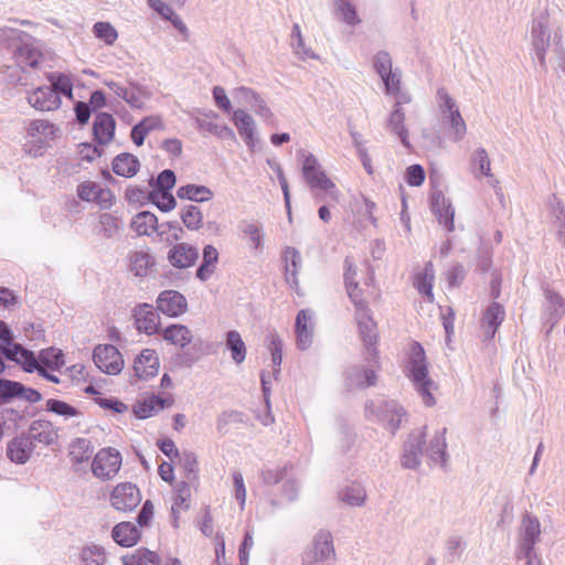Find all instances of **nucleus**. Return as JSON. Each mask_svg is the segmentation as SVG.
I'll return each instance as SVG.
<instances>
[{
    "label": "nucleus",
    "mask_w": 565,
    "mask_h": 565,
    "mask_svg": "<svg viewBox=\"0 0 565 565\" xmlns=\"http://www.w3.org/2000/svg\"><path fill=\"white\" fill-rule=\"evenodd\" d=\"M191 488L188 482L180 481L174 488L173 502L171 505V512L174 518V526L181 511H185L190 507Z\"/></svg>",
    "instance_id": "nucleus-44"
},
{
    "label": "nucleus",
    "mask_w": 565,
    "mask_h": 565,
    "mask_svg": "<svg viewBox=\"0 0 565 565\" xmlns=\"http://www.w3.org/2000/svg\"><path fill=\"white\" fill-rule=\"evenodd\" d=\"M93 34L108 46L114 45L118 39L117 30L109 22L104 21L96 22L93 25Z\"/></svg>",
    "instance_id": "nucleus-56"
},
{
    "label": "nucleus",
    "mask_w": 565,
    "mask_h": 565,
    "mask_svg": "<svg viewBox=\"0 0 565 565\" xmlns=\"http://www.w3.org/2000/svg\"><path fill=\"white\" fill-rule=\"evenodd\" d=\"M31 443L36 447L38 445L49 447L57 443L58 431L54 425L45 419H36L31 423L28 433L25 434Z\"/></svg>",
    "instance_id": "nucleus-18"
},
{
    "label": "nucleus",
    "mask_w": 565,
    "mask_h": 565,
    "mask_svg": "<svg viewBox=\"0 0 565 565\" xmlns=\"http://www.w3.org/2000/svg\"><path fill=\"white\" fill-rule=\"evenodd\" d=\"M150 199L163 212H169L175 206V199L170 191L153 189L150 193Z\"/></svg>",
    "instance_id": "nucleus-60"
},
{
    "label": "nucleus",
    "mask_w": 565,
    "mask_h": 565,
    "mask_svg": "<svg viewBox=\"0 0 565 565\" xmlns=\"http://www.w3.org/2000/svg\"><path fill=\"white\" fill-rule=\"evenodd\" d=\"M116 121L110 114L99 113L94 120L93 130L99 145H108L115 135Z\"/></svg>",
    "instance_id": "nucleus-34"
},
{
    "label": "nucleus",
    "mask_w": 565,
    "mask_h": 565,
    "mask_svg": "<svg viewBox=\"0 0 565 565\" xmlns=\"http://www.w3.org/2000/svg\"><path fill=\"white\" fill-rule=\"evenodd\" d=\"M0 43L9 49L20 67H38L42 53L33 36L19 29L0 28Z\"/></svg>",
    "instance_id": "nucleus-4"
},
{
    "label": "nucleus",
    "mask_w": 565,
    "mask_h": 565,
    "mask_svg": "<svg viewBox=\"0 0 565 565\" xmlns=\"http://www.w3.org/2000/svg\"><path fill=\"white\" fill-rule=\"evenodd\" d=\"M405 119L406 116L403 108H399L398 105H393V109L385 121V128L392 135L396 136L404 147L409 148V134L405 125Z\"/></svg>",
    "instance_id": "nucleus-26"
},
{
    "label": "nucleus",
    "mask_w": 565,
    "mask_h": 565,
    "mask_svg": "<svg viewBox=\"0 0 565 565\" xmlns=\"http://www.w3.org/2000/svg\"><path fill=\"white\" fill-rule=\"evenodd\" d=\"M266 347L271 354V362L275 366L274 373H278L282 362V340L276 330L269 331L266 335Z\"/></svg>",
    "instance_id": "nucleus-52"
},
{
    "label": "nucleus",
    "mask_w": 565,
    "mask_h": 565,
    "mask_svg": "<svg viewBox=\"0 0 565 565\" xmlns=\"http://www.w3.org/2000/svg\"><path fill=\"white\" fill-rule=\"evenodd\" d=\"M544 297V315L554 324L565 313V299L552 289H546Z\"/></svg>",
    "instance_id": "nucleus-38"
},
{
    "label": "nucleus",
    "mask_w": 565,
    "mask_h": 565,
    "mask_svg": "<svg viewBox=\"0 0 565 565\" xmlns=\"http://www.w3.org/2000/svg\"><path fill=\"white\" fill-rule=\"evenodd\" d=\"M376 375L373 365L351 366L345 372V385L349 388H363L375 384Z\"/></svg>",
    "instance_id": "nucleus-27"
},
{
    "label": "nucleus",
    "mask_w": 565,
    "mask_h": 565,
    "mask_svg": "<svg viewBox=\"0 0 565 565\" xmlns=\"http://www.w3.org/2000/svg\"><path fill=\"white\" fill-rule=\"evenodd\" d=\"M241 231L248 238L249 248L254 252L263 250L264 232L263 225L255 221H245L241 224Z\"/></svg>",
    "instance_id": "nucleus-48"
},
{
    "label": "nucleus",
    "mask_w": 565,
    "mask_h": 565,
    "mask_svg": "<svg viewBox=\"0 0 565 565\" xmlns=\"http://www.w3.org/2000/svg\"><path fill=\"white\" fill-rule=\"evenodd\" d=\"M170 405L171 402H169L168 399H164L156 395H150L137 401V403L134 406V413L138 418L146 419L157 415L166 406Z\"/></svg>",
    "instance_id": "nucleus-33"
},
{
    "label": "nucleus",
    "mask_w": 565,
    "mask_h": 565,
    "mask_svg": "<svg viewBox=\"0 0 565 565\" xmlns=\"http://www.w3.org/2000/svg\"><path fill=\"white\" fill-rule=\"evenodd\" d=\"M435 280V271L433 264L428 263L425 267L415 275L414 286L418 292L427 298L428 301H434L433 284Z\"/></svg>",
    "instance_id": "nucleus-43"
},
{
    "label": "nucleus",
    "mask_w": 565,
    "mask_h": 565,
    "mask_svg": "<svg viewBox=\"0 0 565 565\" xmlns=\"http://www.w3.org/2000/svg\"><path fill=\"white\" fill-rule=\"evenodd\" d=\"M26 99L29 105L39 111H52L61 105V98L54 88L50 86L38 87L29 93Z\"/></svg>",
    "instance_id": "nucleus-21"
},
{
    "label": "nucleus",
    "mask_w": 565,
    "mask_h": 565,
    "mask_svg": "<svg viewBox=\"0 0 565 565\" xmlns=\"http://www.w3.org/2000/svg\"><path fill=\"white\" fill-rule=\"evenodd\" d=\"M291 466L285 465L284 467L266 468L262 470L260 478L264 484L274 486L285 481L289 477Z\"/></svg>",
    "instance_id": "nucleus-58"
},
{
    "label": "nucleus",
    "mask_w": 565,
    "mask_h": 565,
    "mask_svg": "<svg viewBox=\"0 0 565 565\" xmlns=\"http://www.w3.org/2000/svg\"><path fill=\"white\" fill-rule=\"evenodd\" d=\"M46 409L49 412H52L61 417H63L65 420L77 417L81 413L77 408L74 406L58 399H49L46 402Z\"/></svg>",
    "instance_id": "nucleus-59"
},
{
    "label": "nucleus",
    "mask_w": 565,
    "mask_h": 565,
    "mask_svg": "<svg viewBox=\"0 0 565 565\" xmlns=\"http://www.w3.org/2000/svg\"><path fill=\"white\" fill-rule=\"evenodd\" d=\"M226 349L231 352V358L236 364H242L246 359L247 348L242 335L236 330H231L225 337Z\"/></svg>",
    "instance_id": "nucleus-47"
},
{
    "label": "nucleus",
    "mask_w": 565,
    "mask_h": 565,
    "mask_svg": "<svg viewBox=\"0 0 565 565\" xmlns=\"http://www.w3.org/2000/svg\"><path fill=\"white\" fill-rule=\"evenodd\" d=\"M79 565H105L107 552L104 546L96 543L84 544L78 551Z\"/></svg>",
    "instance_id": "nucleus-39"
},
{
    "label": "nucleus",
    "mask_w": 565,
    "mask_h": 565,
    "mask_svg": "<svg viewBox=\"0 0 565 565\" xmlns=\"http://www.w3.org/2000/svg\"><path fill=\"white\" fill-rule=\"evenodd\" d=\"M407 371L424 404L426 406H433L435 404L433 392L436 390V384L428 377L425 351L419 343L415 342L411 347Z\"/></svg>",
    "instance_id": "nucleus-5"
},
{
    "label": "nucleus",
    "mask_w": 565,
    "mask_h": 565,
    "mask_svg": "<svg viewBox=\"0 0 565 565\" xmlns=\"http://www.w3.org/2000/svg\"><path fill=\"white\" fill-rule=\"evenodd\" d=\"M135 323L139 331L149 335L159 331L160 317L151 305L141 303L135 308Z\"/></svg>",
    "instance_id": "nucleus-25"
},
{
    "label": "nucleus",
    "mask_w": 565,
    "mask_h": 565,
    "mask_svg": "<svg viewBox=\"0 0 565 565\" xmlns=\"http://www.w3.org/2000/svg\"><path fill=\"white\" fill-rule=\"evenodd\" d=\"M105 85L132 109H146L153 96L150 86L135 81H128L125 85L115 81H105Z\"/></svg>",
    "instance_id": "nucleus-8"
},
{
    "label": "nucleus",
    "mask_w": 565,
    "mask_h": 565,
    "mask_svg": "<svg viewBox=\"0 0 565 565\" xmlns=\"http://www.w3.org/2000/svg\"><path fill=\"white\" fill-rule=\"evenodd\" d=\"M552 226L558 243L565 248V205L557 198L551 202Z\"/></svg>",
    "instance_id": "nucleus-46"
},
{
    "label": "nucleus",
    "mask_w": 565,
    "mask_h": 565,
    "mask_svg": "<svg viewBox=\"0 0 565 565\" xmlns=\"http://www.w3.org/2000/svg\"><path fill=\"white\" fill-rule=\"evenodd\" d=\"M93 455V447L88 439L77 438L70 446V459L74 465L87 462Z\"/></svg>",
    "instance_id": "nucleus-51"
},
{
    "label": "nucleus",
    "mask_w": 565,
    "mask_h": 565,
    "mask_svg": "<svg viewBox=\"0 0 565 565\" xmlns=\"http://www.w3.org/2000/svg\"><path fill=\"white\" fill-rule=\"evenodd\" d=\"M301 163V174L310 191L320 200H329L339 203L341 192L337 184L328 177L319 159L311 152L298 151Z\"/></svg>",
    "instance_id": "nucleus-3"
},
{
    "label": "nucleus",
    "mask_w": 565,
    "mask_h": 565,
    "mask_svg": "<svg viewBox=\"0 0 565 565\" xmlns=\"http://www.w3.org/2000/svg\"><path fill=\"white\" fill-rule=\"evenodd\" d=\"M111 536L117 544L130 547L139 541L140 530L131 522H120L113 529Z\"/></svg>",
    "instance_id": "nucleus-37"
},
{
    "label": "nucleus",
    "mask_w": 565,
    "mask_h": 565,
    "mask_svg": "<svg viewBox=\"0 0 565 565\" xmlns=\"http://www.w3.org/2000/svg\"><path fill=\"white\" fill-rule=\"evenodd\" d=\"M367 494L365 488L359 482H350L338 492V499L352 508H361L365 504Z\"/></svg>",
    "instance_id": "nucleus-36"
},
{
    "label": "nucleus",
    "mask_w": 565,
    "mask_h": 565,
    "mask_svg": "<svg viewBox=\"0 0 565 565\" xmlns=\"http://www.w3.org/2000/svg\"><path fill=\"white\" fill-rule=\"evenodd\" d=\"M338 561L333 535L328 530H319L300 554L301 565H335Z\"/></svg>",
    "instance_id": "nucleus-6"
},
{
    "label": "nucleus",
    "mask_w": 565,
    "mask_h": 565,
    "mask_svg": "<svg viewBox=\"0 0 565 565\" xmlns=\"http://www.w3.org/2000/svg\"><path fill=\"white\" fill-rule=\"evenodd\" d=\"M437 106L452 131V140L461 141L467 134V126L456 100L445 88L437 90Z\"/></svg>",
    "instance_id": "nucleus-9"
},
{
    "label": "nucleus",
    "mask_w": 565,
    "mask_h": 565,
    "mask_svg": "<svg viewBox=\"0 0 565 565\" xmlns=\"http://www.w3.org/2000/svg\"><path fill=\"white\" fill-rule=\"evenodd\" d=\"M446 435V427L431 431L426 426L414 429L405 441L402 466L406 469H416L420 466L423 455H426L433 465L445 468L449 460Z\"/></svg>",
    "instance_id": "nucleus-1"
},
{
    "label": "nucleus",
    "mask_w": 565,
    "mask_h": 565,
    "mask_svg": "<svg viewBox=\"0 0 565 565\" xmlns=\"http://www.w3.org/2000/svg\"><path fill=\"white\" fill-rule=\"evenodd\" d=\"M154 265L156 259L148 250H134L128 255V269L136 277H147Z\"/></svg>",
    "instance_id": "nucleus-31"
},
{
    "label": "nucleus",
    "mask_w": 565,
    "mask_h": 565,
    "mask_svg": "<svg viewBox=\"0 0 565 565\" xmlns=\"http://www.w3.org/2000/svg\"><path fill=\"white\" fill-rule=\"evenodd\" d=\"M366 411L376 416V419L391 434H395L402 423L406 420L405 409L394 401H381L379 404H366Z\"/></svg>",
    "instance_id": "nucleus-10"
},
{
    "label": "nucleus",
    "mask_w": 565,
    "mask_h": 565,
    "mask_svg": "<svg viewBox=\"0 0 565 565\" xmlns=\"http://www.w3.org/2000/svg\"><path fill=\"white\" fill-rule=\"evenodd\" d=\"M431 209L439 224L444 225L448 232H452L455 209L450 201L444 194L436 193L431 199Z\"/></svg>",
    "instance_id": "nucleus-29"
},
{
    "label": "nucleus",
    "mask_w": 565,
    "mask_h": 565,
    "mask_svg": "<svg viewBox=\"0 0 565 565\" xmlns=\"http://www.w3.org/2000/svg\"><path fill=\"white\" fill-rule=\"evenodd\" d=\"M0 352L9 360L20 364L23 369L30 370L35 367L34 353L12 342L11 330L3 321H0Z\"/></svg>",
    "instance_id": "nucleus-11"
},
{
    "label": "nucleus",
    "mask_w": 565,
    "mask_h": 565,
    "mask_svg": "<svg viewBox=\"0 0 565 565\" xmlns=\"http://www.w3.org/2000/svg\"><path fill=\"white\" fill-rule=\"evenodd\" d=\"M217 117V114L214 111H207L204 113L200 117H195V124L196 127L200 130H205L210 134H213L217 138L221 139H235V134L232 128H230L227 125H220L214 121V119Z\"/></svg>",
    "instance_id": "nucleus-30"
},
{
    "label": "nucleus",
    "mask_w": 565,
    "mask_h": 565,
    "mask_svg": "<svg viewBox=\"0 0 565 565\" xmlns=\"http://www.w3.org/2000/svg\"><path fill=\"white\" fill-rule=\"evenodd\" d=\"M34 448L26 435H20L8 444L7 456L12 462L23 465L31 458Z\"/></svg>",
    "instance_id": "nucleus-28"
},
{
    "label": "nucleus",
    "mask_w": 565,
    "mask_h": 565,
    "mask_svg": "<svg viewBox=\"0 0 565 565\" xmlns=\"http://www.w3.org/2000/svg\"><path fill=\"white\" fill-rule=\"evenodd\" d=\"M232 120L246 145L248 147H254L256 137L255 121L252 116L243 109H236L233 111Z\"/></svg>",
    "instance_id": "nucleus-35"
},
{
    "label": "nucleus",
    "mask_w": 565,
    "mask_h": 565,
    "mask_svg": "<svg viewBox=\"0 0 565 565\" xmlns=\"http://www.w3.org/2000/svg\"><path fill=\"white\" fill-rule=\"evenodd\" d=\"M198 258L199 252L196 247L188 243L174 244L167 254L169 264L180 269L193 266Z\"/></svg>",
    "instance_id": "nucleus-22"
},
{
    "label": "nucleus",
    "mask_w": 565,
    "mask_h": 565,
    "mask_svg": "<svg viewBox=\"0 0 565 565\" xmlns=\"http://www.w3.org/2000/svg\"><path fill=\"white\" fill-rule=\"evenodd\" d=\"M121 455L120 452L111 447L100 449L92 461L93 475L103 480L113 479L121 467Z\"/></svg>",
    "instance_id": "nucleus-12"
},
{
    "label": "nucleus",
    "mask_w": 565,
    "mask_h": 565,
    "mask_svg": "<svg viewBox=\"0 0 565 565\" xmlns=\"http://www.w3.org/2000/svg\"><path fill=\"white\" fill-rule=\"evenodd\" d=\"M332 12L334 18L341 23L354 30L362 23L354 0H332Z\"/></svg>",
    "instance_id": "nucleus-24"
},
{
    "label": "nucleus",
    "mask_w": 565,
    "mask_h": 565,
    "mask_svg": "<svg viewBox=\"0 0 565 565\" xmlns=\"http://www.w3.org/2000/svg\"><path fill=\"white\" fill-rule=\"evenodd\" d=\"M157 309L168 317L175 318L188 310V301L177 290H164L157 298Z\"/></svg>",
    "instance_id": "nucleus-19"
},
{
    "label": "nucleus",
    "mask_w": 565,
    "mask_h": 565,
    "mask_svg": "<svg viewBox=\"0 0 565 565\" xmlns=\"http://www.w3.org/2000/svg\"><path fill=\"white\" fill-rule=\"evenodd\" d=\"M180 199H185L194 202H207L213 198V191L205 186L199 184H186L180 186L177 192Z\"/></svg>",
    "instance_id": "nucleus-50"
},
{
    "label": "nucleus",
    "mask_w": 565,
    "mask_h": 565,
    "mask_svg": "<svg viewBox=\"0 0 565 565\" xmlns=\"http://www.w3.org/2000/svg\"><path fill=\"white\" fill-rule=\"evenodd\" d=\"M140 162L131 153H120L113 160V171L120 177L131 178L137 174Z\"/></svg>",
    "instance_id": "nucleus-45"
},
{
    "label": "nucleus",
    "mask_w": 565,
    "mask_h": 565,
    "mask_svg": "<svg viewBox=\"0 0 565 565\" xmlns=\"http://www.w3.org/2000/svg\"><path fill=\"white\" fill-rule=\"evenodd\" d=\"M130 227L138 236H150L158 228V218L153 213L142 211L131 218Z\"/></svg>",
    "instance_id": "nucleus-40"
},
{
    "label": "nucleus",
    "mask_w": 565,
    "mask_h": 565,
    "mask_svg": "<svg viewBox=\"0 0 565 565\" xmlns=\"http://www.w3.org/2000/svg\"><path fill=\"white\" fill-rule=\"evenodd\" d=\"M60 128L44 119L31 120L26 127L24 151L32 157H41L49 147L50 141L57 138Z\"/></svg>",
    "instance_id": "nucleus-7"
},
{
    "label": "nucleus",
    "mask_w": 565,
    "mask_h": 565,
    "mask_svg": "<svg viewBox=\"0 0 565 565\" xmlns=\"http://www.w3.org/2000/svg\"><path fill=\"white\" fill-rule=\"evenodd\" d=\"M156 233L161 242L172 244L182 237L183 230L177 222H167L160 225L158 224Z\"/></svg>",
    "instance_id": "nucleus-57"
},
{
    "label": "nucleus",
    "mask_w": 565,
    "mask_h": 565,
    "mask_svg": "<svg viewBox=\"0 0 565 565\" xmlns=\"http://www.w3.org/2000/svg\"><path fill=\"white\" fill-rule=\"evenodd\" d=\"M355 319L359 326L361 339L366 348L369 356H375V343L377 340L376 323L371 317L370 309L366 308L355 312Z\"/></svg>",
    "instance_id": "nucleus-20"
},
{
    "label": "nucleus",
    "mask_w": 565,
    "mask_h": 565,
    "mask_svg": "<svg viewBox=\"0 0 565 565\" xmlns=\"http://www.w3.org/2000/svg\"><path fill=\"white\" fill-rule=\"evenodd\" d=\"M40 365L43 367H50L57 370L64 365V355L62 350L56 348H47L40 352L39 359H36Z\"/></svg>",
    "instance_id": "nucleus-55"
},
{
    "label": "nucleus",
    "mask_w": 565,
    "mask_h": 565,
    "mask_svg": "<svg viewBox=\"0 0 565 565\" xmlns=\"http://www.w3.org/2000/svg\"><path fill=\"white\" fill-rule=\"evenodd\" d=\"M315 313L310 309L298 312L295 322L296 342L299 350H307L313 341Z\"/></svg>",
    "instance_id": "nucleus-17"
},
{
    "label": "nucleus",
    "mask_w": 565,
    "mask_h": 565,
    "mask_svg": "<svg viewBox=\"0 0 565 565\" xmlns=\"http://www.w3.org/2000/svg\"><path fill=\"white\" fill-rule=\"evenodd\" d=\"M160 556L149 550H137L135 553L122 557L124 565H160Z\"/></svg>",
    "instance_id": "nucleus-53"
},
{
    "label": "nucleus",
    "mask_w": 565,
    "mask_h": 565,
    "mask_svg": "<svg viewBox=\"0 0 565 565\" xmlns=\"http://www.w3.org/2000/svg\"><path fill=\"white\" fill-rule=\"evenodd\" d=\"M163 340L178 347L185 348L192 342L193 334L191 330L183 324H171L162 332Z\"/></svg>",
    "instance_id": "nucleus-42"
},
{
    "label": "nucleus",
    "mask_w": 565,
    "mask_h": 565,
    "mask_svg": "<svg viewBox=\"0 0 565 565\" xmlns=\"http://www.w3.org/2000/svg\"><path fill=\"white\" fill-rule=\"evenodd\" d=\"M77 195L81 200L94 202L102 209L110 207L115 200V196L109 189L89 180L77 185Z\"/></svg>",
    "instance_id": "nucleus-16"
},
{
    "label": "nucleus",
    "mask_w": 565,
    "mask_h": 565,
    "mask_svg": "<svg viewBox=\"0 0 565 565\" xmlns=\"http://www.w3.org/2000/svg\"><path fill=\"white\" fill-rule=\"evenodd\" d=\"M93 361L104 373L117 375L124 369V359L113 344H99L94 349Z\"/></svg>",
    "instance_id": "nucleus-13"
},
{
    "label": "nucleus",
    "mask_w": 565,
    "mask_h": 565,
    "mask_svg": "<svg viewBox=\"0 0 565 565\" xmlns=\"http://www.w3.org/2000/svg\"><path fill=\"white\" fill-rule=\"evenodd\" d=\"M285 276L286 281L291 286L297 288L298 287V269L301 264V256L299 252L292 247H288L285 250Z\"/></svg>",
    "instance_id": "nucleus-49"
},
{
    "label": "nucleus",
    "mask_w": 565,
    "mask_h": 565,
    "mask_svg": "<svg viewBox=\"0 0 565 565\" xmlns=\"http://www.w3.org/2000/svg\"><path fill=\"white\" fill-rule=\"evenodd\" d=\"M290 45L295 55L302 61L319 58L312 47L306 43L298 23L291 29Z\"/></svg>",
    "instance_id": "nucleus-41"
},
{
    "label": "nucleus",
    "mask_w": 565,
    "mask_h": 565,
    "mask_svg": "<svg viewBox=\"0 0 565 565\" xmlns=\"http://www.w3.org/2000/svg\"><path fill=\"white\" fill-rule=\"evenodd\" d=\"M159 356L152 349H143L134 362V374L140 380H148L158 374Z\"/></svg>",
    "instance_id": "nucleus-23"
},
{
    "label": "nucleus",
    "mask_w": 565,
    "mask_h": 565,
    "mask_svg": "<svg viewBox=\"0 0 565 565\" xmlns=\"http://www.w3.org/2000/svg\"><path fill=\"white\" fill-rule=\"evenodd\" d=\"M541 537V523L539 519L525 513L519 527V554H536L534 546Z\"/></svg>",
    "instance_id": "nucleus-14"
},
{
    "label": "nucleus",
    "mask_w": 565,
    "mask_h": 565,
    "mask_svg": "<svg viewBox=\"0 0 565 565\" xmlns=\"http://www.w3.org/2000/svg\"><path fill=\"white\" fill-rule=\"evenodd\" d=\"M110 505L120 512L132 511L141 501V494L136 484L131 482L118 483L109 497Z\"/></svg>",
    "instance_id": "nucleus-15"
},
{
    "label": "nucleus",
    "mask_w": 565,
    "mask_h": 565,
    "mask_svg": "<svg viewBox=\"0 0 565 565\" xmlns=\"http://www.w3.org/2000/svg\"><path fill=\"white\" fill-rule=\"evenodd\" d=\"M180 218L190 231H199L203 226V213L196 205H188L180 212Z\"/></svg>",
    "instance_id": "nucleus-54"
},
{
    "label": "nucleus",
    "mask_w": 565,
    "mask_h": 565,
    "mask_svg": "<svg viewBox=\"0 0 565 565\" xmlns=\"http://www.w3.org/2000/svg\"><path fill=\"white\" fill-rule=\"evenodd\" d=\"M473 168L478 170L479 175L489 177L491 175V163L488 156V152L483 148H478L473 153L471 158Z\"/></svg>",
    "instance_id": "nucleus-61"
},
{
    "label": "nucleus",
    "mask_w": 565,
    "mask_h": 565,
    "mask_svg": "<svg viewBox=\"0 0 565 565\" xmlns=\"http://www.w3.org/2000/svg\"><path fill=\"white\" fill-rule=\"evenodd\" d=\"M505 317L504 308L498 303L492 302L483 313L481 327L483 334L487 339H492L501 326Z\"/></svg>",
    "instance_id": "nucleus-32"
},
{
    "label": "nucleus",
    "mask_w": 565,
    "mask_h": 565,
    "mask_svg": "<svg viewBox=\"0 0 565 565\" xmlns=\"http://www.w3.org/2000/svg\"><path fill=\"white\" fill-rule=\"evenodd\" d=\"M119 231V221L116 216L109 213H103L99 216V232L105 237H114Z\"/></svg>",
    "instance_id": "nucleus-62"
},
{
    "label": "nucleus",
    "mask_w": 565,
    "mask_h": 565,
    "mask_svg": "<svg viewBox=\"0 0 565 565\" xmlns=\"http://www.w3.org/2000/svg\"><path fill=\"white\" fill-rule=\"evenodd\" d=\"M51 85L50 87L54 88V90L57 93V96L61 98V95L66 96L67 98L72 99L73 97V85L70 79V77L65 75H58L56 77H51Z\"/></svg>",
    "instance_id": "nucleus-64"
},
{
    "label": "nucleus",
    "mask_w": 565,
    "mask_h": 565,
    "mask_svg": "<svg viewBox=\"0 0 565 565\" xmlns=\"http://www.w3.org/2000/svg\"><path fill=\"white\" fill-rule=\"evenodd\" d=\"M531 46L542 68L551 65L565 73V51L561 28L546 12L539 13L531 26Z\"/></svg>",
    "instance_id": "nucleus-2"
},
{
    "label": "nucleus",
    "mask_w": 565,
    "mask_h": 565,
    "mask_svg": "<svg viewBox=\"0 0 565 565\" xmlns=\"http://www.w3.org/2000/svg\"><path fill=\"white\" fill-rule=\"evenodd\" d=\"M380 77L385 86V93L387 95H396L398 93L402 78V74L398 68H393L390 73L387 72L385 75H381Z\"/></svg>",
    "instance_id": "nucleus-63"
}]
</instances>
